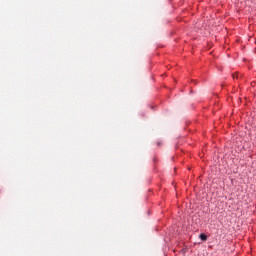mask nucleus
<instances>
[{
  "mask_svg": "<svg viewBox=\"0 0 256 256\" xmlns=\"http://www.w3.org/2000/svg\"><path fill=\"white\" fill-rule=\"evenodd\" d=\"M200 239H202V241H207L208 237L206 233H200Z\"/></svg>",
  "mask_w": 256,
  "mask_h": 256,
  "instance_id": "1",
  "label": "nucleus"
},
{
  "mask_svg": "<svg viewBox=\"0 0 256 256\" xmlns=\"http://www.w3.org/2000/svg\"><path fill=\"white\" fill-rule=\"evenodd\" d=\"M233 78H239V74H232Z\"/></svg>",
  "mask_w": 256,
  "mask_h": 256,
  "instance_id": "2",
  "label": "nucleus"
}]
</instances>
